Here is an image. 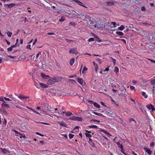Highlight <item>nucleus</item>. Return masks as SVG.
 Returning a JSON list of instances; mask_svg holds the SVG:
<instances>
[{
	"label": "nucleus",
	"instance_id": "obj_25",
	"mask_svg": "<svg viewBox=\"0 0 155 155\" xmlns=\"http://www.w3.org/2000/svg\"><path fill=\"white\" fill-rule=\"evenodd\" d=\"M35 85L37 88H40L39 83V82H35Z\"/></svg>",
	"mask_w": 155,
	"mask_h": 155
},
{
	"label": "nucleus",
	"instance_id": "obj_64",
	"mask_svg": "<svg viewBox=\"0 0 155 155\" xmlns=\"http://www.w3.org/2000/svg\"><path fill=\"white\" fill-rule=\"evenodd\" d=\"M141 10L142 11H145V8L144 6H143L141 8Z\"/></svg>",
	"mask_w": 155,
	"mask_h": 155
},
{
	"label": "nucleus",
	"instance_id": "obj_35",
	"mask_svg": "<svg viewBox=\"0 0 155 155\" xmlns=\"http://www.w3.org/2000/svg\"><path fill=\"white\" fill-rule=\"evenodd\" d=\"M85 135L86 137L89 138L92 137V135L88 133H85Z\"/></svg>",
	"mask_w": 155,
	"mask_h": 155
},
{
	"label": "nucleus",
	"instance_id": "obj_2",
	"mask_svg": "<svg viewBox=\"0 0 155 155\" xmlns=\"http://www.w3.org/2000/svg\"><path fill=\"white\" fill-rule=\"evenodd\" d=\"M69 54H78V52L77 51V49L76 48H73L70 49L69 51Z\"/></svg>",
	"mask_w": 155,
	"mask_h": 155
},
{
	"label": "nucleus",
	"instance_id": "obj_54",
	"mask_svg": "<svg viewBox=\"0 0 155 155\" xmlns=\"http://www.w3.org/2000/svg\"><path fill=\"white\" fill-rule=\"evenodd\" d=\"M13 131H14L15 133L16 134H19L20 133L19 132H18V131H16L15 130H13Z\"/></svg>",
	"mask_w": 155,
	"mask_h": 155
},
{
	"label": "nucleus",
	"instance_id": "obj_62",
	"mask_svg": "<svg viewBox=\"0 0 155 155\" xmlns=\"http://www.w3.org/2000/svg\"><path fill=\"white\" fill-rule=\"evenodd\" d=\"M17 45L15 44V45H12V46H11V47L12 48H15V47H16V46H17Z\"/></svg>",
	"mask_w": 155,
	"mask_h": 155
},
{
	"label": "nucleus",
	"instance_id": "obj_26",
	"mask_svg": "<svg viewBox=\"0 0 155 155\" xmlns=\"http://www.w3.org/2000/svg\"><path fill=\"white\" fill-rule=\"evenodd\" d=\"M142 95L143 96H144L145 98H147V95H146L145 92H142Z\"/></svg>",
	"mask_w": 155,
	"mask_h": 155
},
{
	"label": "nucleus",
	"instance_id": "obj_31",
	"mask_svg": "<svg viewBox=\"0 0 155 155\" xmlns=\"http://www.w3.org/2000/svg\"><path fill=\"white\" fill-rule=\"evenodd\" d=\"M150 84L152 85H155V79L151 81Z\"/></svg>",
	"mask_w": 155,
	"mask_h": 155
},
{
	"label": "nucleus",
	"instance_id": "obj_20",
	"mask_svg": "<svg viewBox=\"0 0 155 155\" xmlns=\"http://www.w3.org/2000/svg\"><path fill=\"white\" fill-rule=\"evenodd\" d=\"M125 28L124 26L123 25H121L120 27H118V29L120 31L123 30Z\"/></svg>",
	"mask_w": 155,
	"mask_h": 155
},
{
	"label": "nucleus",
	"instance_id": "obj_63",
	"mask_svg": "<svg viewBox=\"0 0 155 155\" xmlns=\"http://www.w3.org/2000/svg\"><path fill=\"white\" fill-rule=\"evenodd\" d=\"M4 99H5V100H6V101H9L11 100L9 99V98H7V97H4Z\"/></svg>",
	"mask_w": 155,
	"mask_h": 155
},
{
	"label": "nucleus",
	"instance_id": "obj_17",
	"mask_svg": "<svg viewBox=\"0 0 155 155\" xmlns=\"http://www.w3.org/2000/svg\"><path fill=\"white\" fill-rule=\"evenodd\" d=\"M74 62V59L73 58H71L70 61V64L71 65H72Z\"/></svg>",
	"mask_w": 155,
	"mask_h": 155
},
{
	"label": "nucleus",
	"instance_id": "obj_1",
	"mask_svg": "<svg viewBox=\"0 0 155 155\" xmlns=\"http://www.w3.org/2000/svg\"><path fill=\"white\" fill-rule=\"evenodd\" d=\"M50 78L47 81V84L49 85H51L55 83L56 82H58L61 81L62 78V77L58 76L54 77V78L50 77Z\"/></svg>",
	"mask_w": 155,
	"mask_h": 155
},
{
	"label": "nucleus",
	"instance_id": "obj_24",
	"mask_svg": "<svg viewBox=\"0 0 155 155\" xmlns=\"http://www.w3.org/2000/svg\"><path fill=\"white\" fill-rule=\"evenodd\" d=\"M57 123L61 126H64V124L62 121H58Z\"/></svg>",
	"mask_w": 155,
	"mask_h": 155
},
{
	"label": "nucleus",
	"instance_id": "obj_47",
	"mask_svg": "<svg viewBox=\"0 0 155 155\" xmlns=\"http://www.w3.org/2000/svg\"><path fill=\"white\" fill-rule=\"evenodd\" d=\"M36 134L37 135H40V136H41V137H43L44 136V135L43 134H41L39 133V132H36Z\"/></svg>",
	"mask_w": 155,
	"mask_h": 155
},
{
	"label": "nucleus",
	"instance_id": "obj_58",
	"mask_svg": "<svg viewBox=\"0 0 155 155\" xmlns=\"http://www.w3.org/2000/svg\"><path fill=\"white\" fill-rule=\"evenodd\" d=\"M31 45H28L27 46V47L26 48H27L31 50Z\"/></svg>",
	"mask_w": 155,
	"mask_h": 155
},
{
	"label": "nucleus",
	"instance_id": "obj_30",
	"mask_svg": "<svg viewBox=\"0 0 155 155\" xmlns=\"http://www.w3.org/2000/svg\"><path fill=\"white\" fill-rule=\"evenodd\" d=\"M94 41V39L93 38H89L88 39V41L89 42L93 41Z\"/></svg>",
	"mask_w": 155,
	"mask_h": 155
},
{
	"label": "nucleus",
	"instance_id": "obj_28",
	"mask_svg": "<svg viewBox=\"0 0 155 155\" xmlns=\"http://www.w3.org/2000/svg\"><path fill=\"white\" fill-rule=\"evenodd\" d=\"M120 151L123 154H124V155H129L128 154H126L125 152V150L124 149H121V150H120Z\"/></svg>",
	"mask_w": 155,
	"mask_h": 155
},
{
	"label": "nucleus",
	"instance_id": "obj_4",
	"mask_svg": "<svg viewBox=\"0 0 155 155\" xmlns=\"http://www.w3.org/2000/svg\"><path fill=\"white\" fill-rule=\"evenodd\" d=\"M70 119L74 120H78V121H81L82 118L81 117H71L70 118Z\"/></svg>",
	"mask_w": 155,
	"mask_h": 155
},
{
	"label": "nucleus",
	"instance_id": "obj_61",
	"mask_svg": "<svg viewBox=\"0 0 155 155\" xmlns=\"http://www.w3.org/2000/svg\"><path fill=\"white\" fill-rule=\"evenodd\" d=\"M8 57H9L10 58H15V56H12L10 55H8Z\"/></svg>",
	"mask_w": 155,
	"mask_h": 155
},
{
	"label": "nucleus",
	"instance_id": "obj_14",
	"mask_svg": "<svg viewBox=\"0 0 155 155\" xmlns=\"http://www.w3.org/2000/svg\"><path fill=\"white\" fill-rule=\"evenodd\" d=\"M41 76L42 78H44L46 79H47L48 78V77H50L48 75H46L45 74L42 73H41Z\"/></svg>",
	"mask_w": 155,
	"mask_h": 155
},
{
	"label": "nucleus",
	"instance_id": "obj_46",
	"mask_svg": "<svg viewBox=\"0 0 155 155\" xmlns=\"http://www.w3.org/2000/svg\"><path fill=\"white\" fill-rule=\"evenodd\" d=\"M150 147H153L154 146V142H152L150 143Z\"/></svg>",
	"mask_w": 155,
	"mask_h": 155
},
{
	"label": "nucleus",
	"instance_id": "obj_10",
	"mask_svg": "<svg viewBox=\"0 0 155 155\" xmlns=\"http://www.w3.org/2000/svg\"><path fill=\"white\" fill-rule=\"evenodd\" d=\"M40 86L43 88H47L48 87L47 85L42 83H39Z\"/></svg>",
	"mask_w": 155,
	"mask_h": 155
},
{
	"label": "nucleus",
	"instance_id": "obj_38",
	"mask_svg": "<svg viewBox=\"0 0 155 155\" xmlns=\"http://www.w3.org/2000/svg\"><path fill=\"white\" fill-rule=\"evenodd\" d=\"M74 135L73 134H70L69 135V138L70 139H71L72 138H73L74 136Z\"/></svg>",
	"mask_w": 155,
	"mask_h": 155
},
{
	"label": "nucleus",
	"instance_id": "obj_18",
	"mask_svg": "<svg viewBox=\"0 0 155 155\" xmlns=\"http://www.w3.org/2000/svg\"><path fill=\"white\" fill-rule=\"evenodd\" d=\"M14 4L11 3L10 4H7L6 5H5L7 6L9 8H11L14 6Z\"/></svg>",
	"mask_w": 155,
	"mask_h": 155
},
{
	"label": "nucleus",
	"instance_id": "obj_9",
	"mask_svg": "<svg viewBox=\"0 0 155 155\" xmlns=\"http://www.w3.org/2000/svg\"><path fill=\"white\" fill-rule=\"evenodd\" d=\"M85 18L84 20L86 21L87 22L90 21L91 19V17L90 16L88 15H85L84 16Z\"/></svg>",
	"mask_w": 155,
	"mask_h": 155
},
{
	"label": "nucleus",
	"instance_id": "obj_27",
	"mask_svg": "<svg viewBox=\"0 0 155 155\" xmlns=\"http://www.w3.org/2000/svg\"><path fill=\"white\" fill-rule=\"evenodd\" d=\"M93 113H94L95 115H97L99 116H103V115L101 113H99L94 112H93Z\"/></svg>",
	"mask_w": 155,
	"mask_h": 155
},
{
	"label": "nucleus",
	"instance_id": "obj_55",
	"mask_svg": "<svg viewBox=\"0 0 155 155\" xmlns=\"http://www.w3.org/2000/svg\"><path fill=\"white\" fill-rule=\"evenodd\" d=\"M3 124L6 125L7 124V120L5 119H4L3 122Z\"/></svg>",
	"mask_w": 155,
	"mask_h": 155
},
{
	"label": "nucleus",
	"instance_id": "obj_19",
	"mask_svg": "<svg viewBox=\"0 0 155 155\" xmlns=\"http://www.w3.org/2000/svg\"><path fill=\"white\" fill-rule=\"evenodd\" d=\"M100 131L101 132H102L107 135L109 134V133L108 132H107L106 130H103V129H101L100 130Z\"/></svg>",
	"mask_w": 155,
	"mask_h": 155
},
{
	"label": "nucleus",
	"instance_id": "obj_48",
	"mask_svg": "<svg viewBox=\"0 0 155 155\" xmlns=\"http://www.w3.org/2000/svg\"><path fill=\"white\" fill-rule=\"evenodd\" d=\"M129 122H131V121H134V122H135V120L133 118H130L129 119Z\"/></svg>",
	"mask_w": 155,
	"mask_h": 155
},
{
	"label": "nucleus",
	"instance_id": "obj_39",
	"mask_svg": "<svg viewBox=\"0 0 155 155\" xmlns=\"http://www.w3.org/2000/svg\"><path fill=\"white\" fill-rule=\"evenodd\" d=\"M114 71L117 72H118L119 71V68L116 66L115 67Z\"/></svg>",
	"mask_w": 155,
	"mask_h": 155
},
{
	"label": "nucleus",
	"instance_id": "obj_29",
	"mask_svg": "<svg viewBox=\"0 0 155 155\" xmlns=\"http://www.w3.org/2000/svg\"><path fill=\"white\" fill-rule=\"evenodd\" d=\"M7 33L8 36L9 37H11L12 35V33L11 32L9 31H7Z\"/></svg>",
	"mask_w": 155,
	"mask_h": 155
},
{
	"label": "nucleus",
	"instance_id": "obj_50",
	"mask_svg": "<svg viewBox=\"0 0 155 155\" xmlns=\"http://www.w3.org/2000/svg\"><path fill=\"white\" fill-rule=\"evenodd\" d=\"M22 18H24L25 19L24 22L25 23L26 21H28V20L27 19V18L26 17H22Z\"/></svg>",
	"mask_w": 155,
	"mask_h": 155
},
{
	"label": "nucleus",
	"instance_id": "obj_41",
	"mask_svg": "<svg viewBox=\"0 0 155 155\" xmlns=\"http://www.w3.org/2000/svg\"><path fill=\"white\" fill-rule=\"evenodd\" d=\"M97 61L99 62L100 64L101 63V60L99 58H97L96 59Z\"/></svg>",
	"mask_w": 155,
	"mask_h": 155
},
{
	"label": "nucleus",
	"instance_id": "obj_32",
	"mask_svg": "<svg viewBox=\"0 0 155 155\" xmlns=\"http://www.w3.org/2000/svg\"><path fill=\"white\" fill-rule=\"evenodd\" d=\"M87 70V68H86V67L85 66L83 68L82 71V73H84L85 71H86Z\"/></svg>",
	"mask_w": 155,
	"mask_h": 155
},
{
	"label": "nucleus",
	"instance_id": "obj_12",
	"mask_svg": "<svg viewBox=\"0 0 155 155\" xmlns=\"http://www.w3.org/2000/svg\"><path fill=\"white\" fill-rule=\"evenodd\" d=\"M58 109L57 108H55V111H57L58 110ZM60 109H58V111H55V112H57L58 114L61 115L62 114H64V113H65V112L64 111H61V110H59Z\"/></svg>",
	"mask_w": 155,
	"mask_h": 155
},
{
	"label": "nucleus",
	"instance_id": "obj_60",
	"mask_svg": "<svg viewBox=\"0 0 155 155\" xmlns=\"http://www.w3.org/2000/svg\"><path fill=\"white\" fill-rule=\"evenodd\" d=\"M108 4H110L111 5H114V3L113 2H108Z\"/></svg>",
	"mask_w": 155,
	"mask_h": 155
},
{
	"label": "nucleus",
	"instance_id": "obj_11",
	"mask_svg": "<svg viewBox=\"0 0 155 155\" xmlns=\"http://www.w3.org/2000/svg\"><path fill=\"white\" fill-rule=\"evenodd\" d=\"M93 63L94 64V69L95 70V71L96 73L97 72V70L98 68V65L94 61L93 62Z\"/></svg>",
	"mask_w": 155,
	"mask_h": 155
},
{
	"label": "nucleus",
	"instance_id": "obj_51",
	"mask_svg": "<svg viewBox=\"0 0 155 155\" xmlns=\"http://www.w3.org/2000/svg\"><path fill=\"white\" fill-rule=\"evenodd\" d=\"M66 41L67 42H72V41H73L72 40H71V39H65Z\"/></svg>",
	"mask_w": 155,
	"mask_h": 155
},
{
	"label": "nucleus",
	"instance_id": "obj_16",
	"mask_svg": "<svg viewBox=\"0 0 155 155\" xmlns=\"http://www.w3.org/2000/svg\"><path fill=\"white\" fill-rule=\"evenodd\" d=\"M88 141L89 143L91 144V145L93 147H94V145H95V144L93 142L91 138H89V140Z\"/></svg>",
	"mask_w": 155,
	"mask_h": 155
},
{
	"label": "nucleus",
	"instance_id": "obj_49",
	"mask_svg": "<svg viewBox=\"0 0 155 155\" xmlns=\"http://www.w3.org/2000/svg\"><path fill=\"white\" fill-rule=\"evenodd\" d=\"M12 49V48L11 47H10L7 48V51H11Z\"/></svg>",
	"mask_w": 155,
	"mask_h": 155
},
{
	"label": "nucleus",
	"instance_id": "obj_22",
	"mask_svg": "<svg viewBox=\"0 0 155 155\" xmlns=\"http://www.w3.org/2000/svg\"><path fill=\"white\" fill-rule=\"evenodd\" d=\"M116 33L120 35H123L124 34V33L121 31H117L116 32Z\"/></svg>",
	"mask_w": 155,
	"mask_h": 155
},
{
	"label": "nucleus",
	"instance_id": "obj_37",
	"mask_svg": "<svg viewBox=\"0 0 155 155\" xmlns=\"http://www.w3.org/2000/svg\"><path fill=\"white\" fill-rule=\"evenodd\" d=\"M95 38L97 39H96V40L98 42H100L102 41L97 36Z\"/></svg>",
	"mask_w": 155,
	"mask_h": 155
},
{
	"label": "nucleus",
	"instance_id": "obj_59",
	"mask_svg": "<svg viewBox=\"0 0 155 155\" xmlns=\"http://www.w3.org/2000/svg\"><path fill=\"white\" fill-rule=\"evenodd\" d=\"M137 104L139 106L141 107H143V105L140 103L138 102Z\"/></svg>",
	"mask_w": 155,
	"mask_h": 155
},
{
	"label": "nucleus",
	"instance_id": "obj_7",
	"mask_svg": "<svg viewBox=\"0 0 155 155\" xmlns=\"http://www.w3.org/2000/svg\"><path fill=\"white\" fill-rule=\"evenodd\" d=\"M146 107L149 110H151L152 111H154L155 110V108L151 104L147 105Z\"/></svg>",
	"mask_w": 155,
	"mask_h": 155
},
{
	"label": "nucleus",
	"instance_id": "obj_56",
	"mask_svg": "<svg viewBox=\"0 0 155 155\" xmlns=\"http://www.w3.org/2000/svg\"><path fill=\"white\" fill-rule=\"evenodd\" d=\"M93 121L94 122H97L98 123H99L100 122V121L99 120H94V119H92L91 120V121Z\"/></svg>",
	"mask_w": 155,
	"mask_h": 155
},
{
	"label": "nucleus",
	"instance_id": "obj_40",
	"mask_svg": "<svg viewBox=\"0 0 155 155\" xmlns=\"http://www.w3.org/2000/svg\"><path fill=\"white\" fill-rule=\"evenodd\" d=\"M19 137L20 138H23V137H25V135H23L22 134H21V133H20L19 134Z\"/></svg>",
	"mask_w": 155,
	"mask_h": 155
},
{
	"label": "nucleus",
	"instance_id": "obj_42",
	"mask_svg": "<svg viewBox=\"0 0 155 155\" xmlns=\"http://www.w3.org/2000/svg\"><path fill=\"white\" fill-rule=\"evenodd\" d=\"M130 90L132 91L134 90L135 89V87L134 86H130Z\"/></svg>",
	"mask_w": 155,
	"mask_h": 155
},
{
	"label": "nucleus",
	"instance_id": "obj_15",
	"mask_svg": "<svg viewBox=\"0 0 155 155\" xmlns=\"http://www.w3.org/2000/svg\"><path fill=\"white\" fill-rule=\"evenodd\" d=\"M74 1L76 3H77L78 5H80L81 6H82L83 4V3L81 2L78 1V0H74Z\"/></svg>",
	"mask_w": 155,
	"mask_h": 155
},
{
	"label": "nucleus",
	"instance_id": "obj_8",
	"mask_svg": "<svg viewBox=\"0 0 155 155\" xmlns=\"http://www.w3.org/2000/svg\"><path fill=\"white\" fill-rule=\"evenodd\" d=\"M0 150H1L2 152L4 154H6L7 153H10V152L9 151L5 149H4L3 148H0Z\"/></svg>",
	"mask_w": 155,
	"mask_h": 155
},
{
	"label": "nucleus",
	"instance_id": "obj_34",
	"mask_svg": "<svg viewBox=\"0 0 155 155\" xmlns=\"http://www.w3.org/2000/svg\"><path fill=\"white\" fill-rule=\"evenodd\" d=\"M65 18L64 17H61V18L59 20V21L60 22H62L65 20Z\"/></svg>",
	"mask_w": 155,
	"mask_h": 155
},
{
	"label": "nucleus",
	"instance_id": "obj_6",
	"mask_svg": "<svg viewBox=\"0 0 155 155\" xmlns=\"http://www.w3.org/2000/svg\"><path fill=\"white\" fill-rule=\"evenodd\" d=\"M6 102L4 101L3 103L2 104L1 106L2 108L6 107L7 108H10V106L8 104H5Z\"/></svg>",
	"mask_w": 155,
	"mask_h": 155
},
{
	"label": "nucleus",
	"instance_id": "obj_13",
	"mask_svg": "<svg viewBox=\"0 0 155 155\" xmlns=\"http://www.w3.org/2000/svg\"><path fill=\"white\" fill-rule=\"evenodd\" d=\"M144 149L145 150V151L149 155H150L151 154L152 151H151L149 149H147L145 148H144Z\"/></svg>",
	"mask_w": 155,
	"mask_h": 155
},
{
	"label": "nucleus",
	"instance_id": "obj_3",
	"mask_svg": "<svg viewBox=\"0 0 155 155\" xmlns=\"http://www.w3.org/2000/svg\"><path fill=\"white\" fill-rule=\"evenodd\" d=\"M18 97L21 100L25 99H28L29 98V97L28 96L21 94L18 95Z\"/></svg>",
	"mask_w": 155,
	"mask_h": 155
},
{
	"label": "nucleus",
	"instance_id": "obj_33",
	"mask_svg": "<svg viewBox=\"0 0 155 155\" xmlns=\"http://www.w3.org/2000/svg\"><path fill=\"white\" fill-rule=\"evenodd\" d=\"M88 127L90 128H97V126L95 125H94L89 126Z\"/></svg>",
	"mask_w": 155,
	"mask_h": 155
},
{
	"label": "nucleus",
	"instance_id": "obj_5",
	"mask_svg": "<svg viewBox=\"0 0 155 155\" xmlns=\"http://www.w3.org/2000/svg\"><path fill=\"white\" fill-rule=\"evenodd\" d=\"M78 82L81 85H84L85 82L82 78H78L77 79Z\"/></svg>",
	"mask_w": 155,
	"mask_h": 155
},
{
	"label": "nucleus",
	"instance_id": "obj_45",
	"mask_svg": "<svg viewBox=\"0 0 155 155\" xmlns=\"http://www.w3.org/2000/svg\"><path fill=\"white\" fill-rule=\"evenodd\" d=\"M118 147L120 149V150H121V149H122L123 148V145H122V144H121L120 145V146H118Z\"/></svg>",
	"mask_w": 155,
	"mask_h": 155
},
{
	"label": "nucleus",
	"instance_id": "obj_36",
	"mask_svg": "<svg viewBox=\"0 0 155 155\" xmlns=\"http://www.w3.org/2000/svg\"><path fill=\"white\" fill-rule=\"evenodd\" d=\"M111 59L112 60V62L114 64V65H115L116 62V60L114 58H112V57H111Z\"/></svg>",
	"mask_w": 155,
	"mask_h": 155
},
{
	"label": "nucleus",
	"instance_id": "obj_53",
	"mask_svg": "<svg viewBox=\"0 0 155 155\" xmlns=\"http://www.w3.org/2000/svg\"><path fill=\"white\" fill-rule=\"evenodd\" d=\"M111 24H112L113 25V26H112V27H115V25H116V24L115 22H111Z\"/></svg>",
	"mask_w": 155,
	"mask_h": 155
},
{
	"label": "nucleus",
	"instance_id": "obj_21",
	"mask_svg": "<svg viewBox=\"0 0 155 155\" xmlns=\"http://www.w3.org/2000/svg\"><path fill=\"white\" fill-rule=\"evenodd\" d=\"M93 105L94 106L97 108H100V105L96 102H94L93 103Z\"/></svg>",
	"mask_w": 155,
	"mask_h": 155
},
{
	"label": "nucleus",
	"instance_id": "obj_23",
	"mask_svg": "<svg viewBox=\"0 0 155 155\" xmlns=\"http://www.w3.org/2000/svg\"><path fill=\"white\" fill-rule=\"evenodd\" d=\"M72 114V113L70 111L68 112H65V115L69 117Z\"/></svg>",
	"mask_w": 155,
	"mask_h": 155
},
{
	"label": "nucleus",
	"instance_id": "obj_43",
	"mask_svg": "<svg viewBox=\"0 0 155 155\" xmlns=\"http://www.w3.org/2000/svg\"><path fill=\"white\" fill-rule=\"evenodd\" d=\"M110 66H109L105 68V69L104 70V71H108L109 70V67H110Z\"/></svg>",
	"mask_w": 155,
	"mask_h": 155
},
{
	"label": "nucleus",
	"instance_id": "obj_44",
	"mask_svg": "<svg viewBox=\"0 0 155 155\" xmlns=\"http://www.w3.org/2000/svg\"><path fill=\"white\" fill-rule=\"evenodd\" d=\"M47 34L49 35H54L55 34L53 32H48L47 33Z\"/></svg>",
	"mask_w": 155,
	"mask_h": 155
},
{
	"label": "nucleus",
	"instance_id": "obj_57",
	"mask_svg": "<svg viewBox=\"0 0 155 155\" xmlns=\"http://www.w3.org/2000/svg\"><path fill=\"white\" fill-rule=\"evenodd\" d=\"M121 41H122L123 42H124L125 44H126V41L125 39H121Z\"/></svg>",
	"mask_w": 155,
	"mask_h": 155
},
{
	"label": "nucleus",
	"instance_id": "obj_52",
	"mask_svg": "<svg viewBox=\"0 0 155 155\" xmlns=\"http://www.w3.org/2000/svg\"><path fill=\"white\" fill-rule=\"evenodd\" d=\"M38 123H41V124H45V125H49V124H48V123H45V122H39Z\"/></svg>",
	"mask_w": 155,
	"mask_h": 155
}]
</instances>
